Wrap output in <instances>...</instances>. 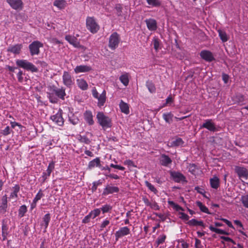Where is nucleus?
Segmentation results:
<instances>
[{
	"mask_svg": "<svg viewBox=\"0 0 248 248\" xmlns=\"http://www.w3.org/2000/svg\"><path fill=\"white\" fill-rule=\"evenodd\" d=\"M16 62L17 66L27 71H31L32 73L38 72V68L26 60L18 59L16 61Z\"/></svg>",
	"mask_w": 248,
	"mask_h": 248,
	"instance_id": "7ed1b4c3",
	"label": "nucleus"
},
{
	"mask_svg": "<svg viewBox=\"0 0 248 248\" xmlns=\"http://www.w3.org/2000/svg\"><path fill=\"white\" fill-rule=\"evenodd\" d=\"M44 196L42 191L40 189L37 194L36 195L35 198L33 200V202L32 203V206L33 204H34V206H36L37 202L40 200L43 196Z\"/></svg>",
	"mask_w": 248,
	"mask_h": 248,
	"instance_id": "473e14b6",
	"label": "nucleus"
},
{
	"mask_svg": "<svg viewBox=\"0 0 248 248\" xmlns=\"http://www.w3.org/2000/svg\"><path fill=\"white\" fill-rule=\"evenodd\" d=\"M196 205L199 207L201 211L202 212L209 214V210L200 201H197L196 202Z\"/></svg>",
	"mask_w": 248,
	"mask_h": 248,
	"instance_id": "e433bc0d",
	"label": "nucleus"
},
{
	"mask_svg": "<svg viewBox=\"0 0 248 248\" xmlns=\"http://www.w3.org/2000/svg\"><path fill=\"white\" fill-rule=\"evenodd\" d=\"M88 135H90L91 136L92 135L91 133H88L85 136H80V141L86 144H89L91 141L90 139L88 137Z\"/></svg>",
	"mask_w": 248,
	"mask_h": 248,
	"instance_id": "2f4dec72",
	"label": "nucleus"
},
{
	"mask_svg": "<svg viewBox=\"0 0 248 248\" xmlns=\"http://www.w3.org/2000/svg\"><path fill=\"white\" fill-rule=\"evenodd\" d=\"M220 238L225 241L230 242L233 244H236L235 242L232 239L229 237L221 236Z\"/></svg>",
	"mask_w": 248,
	"mask_h": 248,
	"instance_id": "680f3d73",
	"label": "nucleus"
},
{
	"mask_svg": "<svg viewBox=\"0 0 248 248\" xmlns=\"http://www.w3.org/2000/svg\"><path fill=\"white\" fill-rule=\"evenodd\" d=\"M120 42V37L119 34L117 32H114L110 35L109 38L108 47L111 50H115L118 47Z\"/></svg>",
	"mask_w": 248,
	"mask_h": 248,
	"instance_id": "423d86ee",
	"label": "nucleus"
},
{
	"mask_svg": "<svg viewBox=\"0 0 248 248\" xmlns=\"http://www.w3.org/2000/svg\"><path fill=\"white\" fill-rule=\"evenodd\" d=\"M146 85L149 90V91L151 93H155L156 88L155 87V85L151 81H147L146 82Z\"/></svg>",
	"mask_w": 248,
	"mask_h": 248,
	"instance_id": "37998d69",
	"label": "nucleus"
},
{
	"mask_svg": "<svg viewBox=\"0 0 248 248\" xmlns=\"http://www.w3.org/2000/svg\"><path fill=\"white\" fill-rule=\"evenodd\" d=\"M168 204L170 206H171L173 208V209H174L175 210H176V211H183L184 210V209L182 207H181L177 204L175 203L173 201H168Z\"/></svg>",
	"mask_w": 248,
	"mask_h": 248,
	"instance_id": "c9c22d12",
	"label": "nucleus"
},
{
	"mask_svg": "<svg viewBox=\"0 0 248 248\" xmlns=\"http://www.w3.org/2000/svg\"><path fill=\"white\" fill-rule=\"evenodd\" d=\"M146 186L150 189L152 192H154L155 194H156L157 193V189L155 188V187L150 183L148 181H145V182Z\"/></svg>",
	"mask_w": 248,
	"mask_h": 248,
	"instance_id": "8fccbe9b",
	"label": "nucleus"
},
{
	"mask_svg": "<svg viewBox=\"0 0 248 248\" xmlns=\"http://www.w3.org/2000/svg\"><path fill=\"white\" fill-rule=\"evenodd\" d=\"M220 220H222V221H223L224 223H225L228 225V226L230 228L233 229H234L232 222L231 221H230L229 220H228V219L223 218H220Z\"/></svg>",
	"mask_w": 248,
	"mask_h": 248,
	"instance_id": "bf43d9fd",
	"label": "nucleus"
},
{
	"mask_svg": "<svg viewBox=\"0 0 248 248\" xmlns=\"http://www.w3.org/2000/svg\"><path fill=\"white\" fill-rule=\"evenodd\" d=\"M130 233V229L127 227L120 228L115 233L116 240H118L124 236L128 235Z\"/></svg>",
	"mask_w": 248,
	"mask_h": 248,
	"instance_id": "9b49d317",
	"label": "nucleus"
},
{
	"mask_svg": "<svg viewBox=\"0 0 248 248\" xmlns=\"http://www.w3.org/2000/svg\"><path fill=\"white\" fill-rule=\"evenodd\" d=\"M22 47L23 46L21 44L11 45L8 47L7 51L15 55L19 54L21 52Z\"/></svg>",
	"mask_w": 248,
	"mask_h": 248,
	"instance_id": "f3484780",
	"label": "nucleus"
},
{
	"mask_svg": "<svg viewBox=\"0 0 248 248\" xmlns=\"http://www.w3.org/2000/svg\"><path fill=\"white\" fill-rule=\"evenodd\" d=\"M218 32L219 36L223 42H227L228 40L227 35L224 31L222 30H218Z\"/></svg>",
	"mask_w": 248,
	"mask_h": 248,
	"instance_id": "58836bf2",
	"label": "nucleus"
},
{
	"mask_svg": "<svg viewBox=\"0 0 248 248\" xmlns=\"http://www.w3.org/2000/svg\"><path fill=\"white\" fill-rule=\"evenodd\" d=\"M55 167V162L54 161H51L49 163L48 166L47 167V170H46V173H43V177L44 178V179H46L47 177H48L50 176L51 173L54 169Z\"/></svg>",
	"mask_w": 248,
	"mask_h": 248,
	"instance_id": "a878e982",
	"label": "nucleus"
},
{
	"mask_svg": "<svg viewBox=\"0 0 248 248\" xmlns=\"http://www.w3.org/2000/svg\"><path fill=\"white\" fill-rule=\"evenodd\" d=\"M235 171L240 178H243L247 179L248 177V171L247 169L244 167H237L235 168Z\"/></svg>",
	"mask_w": 248,
	"mask_h": 248,
	"instance_id": "6ab92c4d",
	"label": "nucleus"
},
{
	"mask_svg": "<svg viewBox=\"0 0 248 248\" xmlns=\"http://www.w3.org/2000/svg\"><path fill=\"white\" fill-rule=\"evenodd\" d=\"M86 27L92 33H96L100 28L99 25L93 17H87L86 19Z\"/></svg>",
	"mask_w": 248,
	"mask_h": 248,
	"instance_id": "20e7f679",
	"label": "nucleus"
},
{
	"mask_svg": "<svg viewBox=\"0 0 248 248\" xmlns=\"http://www.w3.org/2000/svg\"><path fill=\"white\" fill-rule=\"evenodd\" d=\"M147 2L152 7H158L161 5L159 0H146Z\"/></svg>",
	"mask_w": 248,
	"mask_h": 248,
	"instance_id": "a18cd8bd",
	"label": "nucleus"
},
{
	"mask_svg": "<svg viewBox=\"0 0 248 248\" xmlns=\"http://www.w3.org/2000/svg\"><path fill=\"white\" fill-rule=\"evenodd\" d=\"M63 84L68 88H71L74 84V79L70 74L67 71H64L62 75Z\"/></svg>",
	"mask_w": 248,
	"mask_h": 248,
	"instance_id": "6e6552de",
	"label": "nucleus"
},
{
	"mask_svg": "<svg viewBox=\"0 0 248 248\" xmlns=\"http://www.w3.org/2000/svg\"><path fill=\"white\" fill-rule=\"evenodd\" d=\"M65 40L68 41L70 44L72 45L75 47H80L82 49H85V47L81 46L79 43L77 39L74 36L67 35L65 37Z\"/></svg>",
	"mask_w": 248,
	"mask_h": 248,
	"instance_id": "f8f14e48",
	"label": "nucleus"
},
{
	"mask_svg": "<svg viewBox=\"0 0 248 248\" xmlns=\"http://www.w3.org/2000/svg\"><path fill=\"white\" fill-rule=\"evenodd\" d=\"M119 191V188L117 186L107 185L104 189L103 195L107 196L109 194L118 193Z\"/></svg>",
	"mask_w": 248,
	"mask_h": 248,
	"instance_id": "dca6fc26",
	"label": "nucleus"
},
{
	"mask_svg": "<svg viewBox=\"0 0 248 248\" xmlns=\"http://www.w3.org/2000/svg\"><path fill=\"white\" fill-rule=\"evenodd\" d=\"M202 127L205 128L211 131H215L216 130L215 124L212 122L211 119L205 120V122L203 124Z\"/></svg>",
	"mask_w": 248,
	"mask_h": 248,
	"instance_id": "412c9836",
	"label": "nucleus"
},
{
	"mask_svg": "<svg viewBox=\"0 0 248 248\" xmlns=\"http://www.w3.org/2000/svg\"><path fill=\"white\" fill-rule=\"evenodd\" d=\"M43 47V44L38 41L32 42L29 46L31 55L34 56L40 53V48Z\"/></svg>",
	"mask_w": 248,
	"mask_h": 248,
	"instance_id": "0eeeda50",
	"label": "nucleus"
},
{
	"mask_svg": "<svg viewBox=\"0 0 248 248\" xmlns=\"http://www.w3.org/2000/svg\"><path fill=\"white\" fill-rule=\"evenodd\" d=\"M100 160L99 157H96L95 159L89 162L88 166V168L90 170H91L95 167H100Z\"/></svg>",
	"mask_w": 248,
	"mask_h": 248,
	"instance_id": "bb28decb",
	"label": "nucleus"
},
{
	"mask_svg": "<svg viewBox=\"0 0 248 248\" xmlns=\"http://www.w3.org/2000/svg\"><path fill=\"white\" fill-rule=\"evenodd\" d=\"M179 215H180V218L182 220H188L189 219V216L187 214L183 212H180Z\"/></svg>",
	"mask_w": 248,
	"mask_h": 248,
	"instance_id": "052dcab7",
	"label": "nucleus"
},
{
	"mask_svg": "<svg viewBox=\"0 0 248 248\" xmlns=\"http://www.w3.org/2000/svg\"><path fill=\"white\" fill-rule=\"evenodd\" d=\"M210 185L212 188L217 189L219 185V179L217 176H214L210 180Z\"/></svg>",
	"mask_w": 248,
	"mask_h": 248,
	"instance_id": "cd10ccee",
	"label": "nucleus"
},
{
	"mask_svg": "<svg viewBox=\"0 0 248 248\" xmlns=\"http://www.w3.org/2000/svg\"><path fill=\"white\" fill-rule=\"evenodd\" d=\"M241 201L243 205L246 208H248V195H246L241 197Z\"/></svg>",
	"mask_w": 248,
	"mask_h": 248,
	"instance_id": "3c124183",
	"label": "nucleus"
},
{
	"mask_svg": "<svg viewBox=\"0 0 248 248\" xmlns=\"http://www.w3.org/2000/svg\"><path fill=\"white\" fill-rule=\"evenodd\" d=\"M166 238V236L165 234H162L159 236L156 241L157 247H158L159 245L165 242Z\"/></svg>",
	"mask_w": 248,
	"mask_h": 248,
	"instance_id": "09e8293b",
	"label": "nucleus"
},
{
	"mask_svg": "<svg viewBox=\"0 0 248 248\" xmlns=\"http://www.w3.org/2000/svg\"><path fill=\"white\" fill-rule=\"evenodd\" d=\"M173 114L170 113H164L163 114V118L166 123H170L172 121Z\"/></svg>",
	"mask_w": 248,
	"mask_h": 248,
	"instance_id": "a19ab883",
	"label": "nucleus"
},
{
	"mask_svg": "<svg viewBox=\"0 0 248 248\" xmlns=\"http://www.w3.org/2000/svg\"><path fill=\"white\" fill-rule=\"evenodd\" d=\"M8 228L7 225L4 223H2V236L3 237V240H5L6 239V237L7 235V231Z\"/></svg>",
	"mask_w": 248,
	"mask_h": 248,
	"instance_id": "79ce46f5",
	"label": "nucleus"
},
{
	"mask_svg": "<svg viewBox=\"0 0 248 248\" xmlns=\"http://www.w3.org/2000/svg\"><path fill=\"white\" fill-rule=\"evenodd\" d=\"M47 94L50 101L51 103H55L57 102V99L54 97V95L61 99H64L66 93L65 89L63 88H57L55 86H52L50 87Z\"/></svg>",
	"mask_w": 248,
	"mask_h": 248,
	"instance_id": "f257e3e1",
	"label": "nucleus"
},
{
	"mask_svg": "<svg viewBox=\"0 0 248 248\" xmlns=\"http://www.w3.org/2000/svg\"><path fill=\"white\" fill-rule=\"evenodd\" d=\"M98 123L103 129L110 128L111 126V120L106 116L103 112H98L96 115Z\"/></svg>",
	"mask_w": 248,
	"mask_h": 248,
	"instance_id": "f03ea898",
	"label": "nucleus"
},
{
	"mask_svg": "<svg viewBox=\"0 0 248 248\" xmlns=\"http://www.w3.org/2000/svg\"><path fill=\"white\" fill-rule=\"evenodd\" d=\"M170 175L173 180L176 182L180 183L186 181V177L182 173L179 172H171Z\"/></svg>",
	"mask_w": 248,
	"mask_h": 248,
	"instance_id": "2eb2a0df",
	"label": "nucleus"
},
{
	"mask_svg": "<svg viewBox=\"0 0 248 248\" xmlns=\"http://www.w3.org/2000/svg\"><path fill=\"white\" fill-rule=\"evenodd\" d=\"M92 94L94 98L98 100L97 106L101 108L103 106L106 101V92L105 90L101 94H99L96 89L93 88L92 90Z\"/></svg>",
	"mask_w": 248,
	"mask_h": 248,
	"instance_id": "39448f33",
	"label": "nucleus"
},
{
	"mask_svg": "<svg viewBox=\"0 0 248 248\" xmlns=\"http://www.w3.org/2000/svg\"><path fill=\"white\" fill-rule=\"evenodd\" d=\"M119 79L125 86H127L129 81V74L126 73L123 74L120 77Z\"/></svg>",
	"mask_w": 248,
	"mask_h": 248,
	"instance_id": "c756f323",
	"label": "nucleus"
},
{
	"mask_svg": "<svg viewBox=\"0 0 248 248\" xmlns=\"http://www.w3.org/2000/svg\"><path fill=\"white\" fill-rule=\"evenodd\" d=\"M12 131L10 127L7 126L3 130H0V134L3 136H6L10 134Z\"/></svg>",
	"mask_w": 248,
	"mask_h": 248,
	"instance_id": "49530a36",
	"label": "nucleus"
},
{
	"mask_svg": "<svg viewBox=\"0 0 248 248\" xmlns=\"http://www.w3.org/2000/svg\"><path fill=\"white\" fill-rule=\"evenodd\" d=\"M173 144L175 146L182 145L184 143V141L181 138H177L173 142Z\"/></svg>",
	"mask_w": 248,
	"mask_h": 248,
	"instance_id": "4d7b16f0",
	"label": "nucleus"
},
{
	"mask_svg": "<svg viewBox=\"0 0 248 248\" xmlns=\"http://www.w3.org/2000/svg\"><path fill=\"white\" fill-rule=\"evenodd\" d=\"M43 222H44V225L45 227V229H46L47 228V227L48 226L49 222L50 220V214L49 213H48V214H46V215H45L44 216V217H43Z\"/></svg>",
	"mask_w": 248,
	"mask_h": 248,
	"instance_id": "de8ad7c7",
	"label": "nucleus"
},
{
	"mask_svg": "<svg viewBox=\"0 0 248 248\" xmlns=\"http://www.w3.org/2000/svg\"><path fill=\"white\" fill-rule=\"evenodd\" d=\"M83 118L86 122L90 125L94 124V122L93 119L92 112L90 110H86L83 114Z\"/></svg>",
	"mask_w": 248,
	"mask_h": 248,
	"instance_id": "a211bd4d",
	"label": "nucleus"
},
{
	"mask_svg": "<svg viewBox=\"0 0 248 248\" xmlns=\"http://www.w3.org/2000/svg\"><path fill=\"white\" fill-rule=\"evenodd\" d=\"M173 102V99L172 97L170 95H169L166 100V103L168 105L171 104Z\"/></svg>",
	"mask_w": 248,
	"mask_h": 248,
	"instance_id": "774afa93",
	"label": "nucleus"
},
{
	"mask_svg": "<svg viewBox=\"0 0 248 248\" xmlns=\"http://www.w3.org/2000/svg\"><path fill=\"white\" fill-rule=\"evenodd\" d=\"M99 209H100V211H102L103 214H105L110 212L112 209V207L109 204H106L102 205Z\"/></svg>",
	"mask_w": 248,
	"mask_h": 248,
	"instance_id": "72a5a7b5",
	"label": "nucleus"
},
{
	"mask_svg": "<svg viewBox=\"0 0 248 248\" xmlns=\"http://www.w3.org/2000/svg\"><path fill=\"white\" fill-rule=\"evenodd\" d=\"M6 2L14 10H21L23 6L21 0H6Z\"/></svg>",
	"mask_w": 248,
	"mask_h": 248,
	"instance_id": "9d476101",
	"label": "nucleus"
},
{
	"mask_svg": "<svg viewBox=\"0 0 248 248\" xmlns=\"http://www.w3.org/2000/svg\"><path fill=\"white\" fill-rule=\"evenodd\" d=\"M149 206H150L152 209L155 210H158L159 209V206L158 205L157 203L155 202H151Z\"/></svg>",
	"mask_w": 248,
	"mask_h": 248,
	"instance_id": "6e6d98bb",
	"label": "nucleus"
},
{
	"mask_svg": "<svg viewBox=\"0 0 248 248\" xmlns=\"http://www.w3.org/2000/svg\"><path fill=\"white\" fill-rule=\"evenodd\" d=\"M245 97L241 94H238L235 96V101L237 103H241L244 101Z\"/></svg>",
	"mask_w": 248,
	"mask_h": 248,
	"instance_id": "603ef678",
	"label": "nucleus"
},
{
	"mask_svg": "<svg viewBox=\"0 0 248 248\" xmlns=\"http://www.w3.org/2000/svg\"><path fill=\"white\" fill-rule=\"evenodd\" d=\"M92 70V67L87 65H77L74 69V72L78 74L80 73H87Z\"/></svg>",
	"mask_w": 248,
	"mask_h": 248,
	"instance_id": "4468645a",
	"label": "nucleus"
},
{
	"mask_svg": "<svg viewBox=\"0 0 248 248\" xmlns=\"http://www.w3.org/2000/svg\"><path fill=\"white\" fill-rule=\"evenodd\" d=\"M51 119L58 125L62 126L64 123V120L62 117V110L60 109L56 114L51 116Z\"/></svg>",
	"mask_w": 248,
	"mask_h": 248,
	"instance_id": "1a4fd4ad",
	"label": "nucleus"
},
{
	"mask_svg": "<svg viewBox=\"0 0 248 248\" xmlns=\"http://www.w3.org/2000/svg\"><path fill=\"white\" fill-rule=\"evenodd\" d=\"M195 247L196 248H202V245L201 241L200 240L197 238L195 239Z\"/></svg>",
	"mask_w": 248,
	"mask_h": 248,
	"instance_id": "e2e57ef3",
	"label": "nucleus"
},
{
	"mask_svg": "<svg viewBox=\"0 0 248 248\" xmlns=\"http://www.w3.org/2000/svg\"><path fill=\"white\" fill-rule=\"evenodd\" d=\"M7 202V195H5L3 196L1 198V205H0V213L4 214L6 212V210L8 207Z\"/></svg>",
	"mask_w": 248,
	"mask_h": 248,
	"instance_id": "aec40b11",
	"label": "nucleus"
},
{
	"mask_svg": "<svg viewBox=\"0 0 248 248\" xmlns=\"http://www.w3.org/2000/svg\"><path fill=\"white\" fill-rule=\"evenodd\" d=\"M110 223V221L108 219L104 220L100 224V230L102 231L103 229L108 226Z\"/></svg>",
	"mask_w": 248,
	"mask_h": 248,
	"instance_id": "5fc2aeb1",
	"label": "nucleus"
},
{
	"mask_svg": "<svg viewBox=\"0 0 248 248\" xmlns=\"http://www.w3.org/2000/svg\"><path fill=\"white\" fill-rule=\"evenodd\" d=\"M209 229L212 232H216L217 233H218V234H228V233H227L224 230L220 229H218V228H215V227H213L212 225H210L209 226Z\"/></svg>",
	"mask_w": 248,
	"mask_h": 248,
	"instance_id": "4c0bfd02",
	"label": "nucleus"
},
{
	"mask_svg": "<svg viewBox=\"0 0 248 248\" xmlns=\"http://www.w3.org/2000/svg\"><path fill=\"white\" fill-rule=\"evenodd\" d=\"M77 84L79 89L83 91L87 90L88 84L86 81L83 78H78L76 80Z\"/></svg>",
	"mask_w": 248,
	"mask_h": 248,
	"instance_id": "4be33fe9",
	"label": "nucleus"
},
{
	"mask_svg": "<svg viewBox=\"0 0 248 248\" xmlns=\"http://www.w3.org/2000/svg\"><path fill=\"white\" fill-rule=\"evenodd\" d=\"M110 166L111 168L117 169H118V170H124L125 169L124 167L123 166H121L117 165H114L113 164H111L110 165Z\"/></svg>",
	"mask_w": 248,
	"mask_h": 248,
	"instance_id": "0e129e2a",
	"label": "nucleus"
},
{
	"mask_svg": "<svg viewBox=\"0 0 248 248\" xmlns=\"http://www.w3.org/2000/svg\"><path fill=\"white\" fill-rule=\"evenodd\" d=\"M100 209L99 208H96L91 211L89 214L92 218L94 219L96 217L98 216L100 214Z\"/></svg>",
	"mask_w": 248,
	"mask_h": 248,
	"instance_id": "c03bdc74",
	"label": "nucleus"
},
{
	"mask_svg": "<svg viewBox=\"0 0 248 248\" xmlns=\"http://www.w3.org/2000/svg\"><path fill=\"white\" fill-rule=\"evenodd\" d=\"M148 29L150 31H155L157 28L156 22L155 19H149L145 20Z\"/></svg>",
	"mask_w": 248,
	"mask_h": 248,
	"instance_id": "b1692460",
	"label": "nucleus"
},
{
	"mask_svg": "<svg viewBox=\"0 0 248 248\" xmlns=\"http://www.w3.org/2000/svg\"><path fill=\"white\" fill-rule=\"evenodd\" d=\"M27 207L25 205L21 206L18 210V217H22L25 216V213L27 212Z\"/></svg>",
	"mask_w": 248,
	"mask_h": 248,
	"instance_id": "ea45409f",
	"label": "nucleus"
},
{
	"mask_svg": "<svg viewBox=\"0 0 248 248\" xmlns=\"http://www.w3.org/2000/svg\"><path fill=\"white\" fill-rule=\"evenodd\" d=\"M187 224L191 226H200L204 227V223L202 221H198L195 219H192L188 221Z\"/></svg>",
	"mask_w": 248,
	"mask_h": 248,
	"instance_id": "7c9ffc66",
	"label": "nucleus"
},
{
	"mask_svg": "<svg viewBox=\"0 0 248 248\" xmlns=\"http://www.w3.org/2000/svg\"><path fill=\"white\" fill-rule=\"evenodd\" d=\"M200 56L202 59L208 62H211L215 59L213 53L209 50H202L200 52Z\"/></svg>",
	"mask_w": 248,
	"mask_h": 248,
	"instance_id": "ddd939ff",
	"label": "nucleus"
},
{
	"mask_svg": "<svg viewBox=\"0 0 248 248\" xmlns=\"http://www.w3.org/2000/svg\"><path fill=\"white\" fill-rule=\"evenodd\" d=\"M189 171L193 174H195L196 170L198 169L196 165L192 164L189 166Z\"/></svg>",
	"mask_w": 248,
	"mask_h": 248,
	"instance_id": "864d4df0",
	"label": "nucleus"
},
{
	"mask_svg": "<svg viewBox=\"0 0 248 248\" xmlns=\"http://www.w3.org/2000/svg\"><path fill=\"white\" fill-rule=\"evenodd\" d=\"M53 5L59 9H62L66 6V2L65 0H55Z\"/></svg>",
	"mask_w": 248,
	"mask_h": 248,
	"instance_id": "c85d7f7f",
	"label": "nucleus"
},
{
	"mask_svg": "<svg viewBox=\"0 0 248 248\" xmlns=\"http://www.w3.org/2000/svg\"><path fill=\"white\" fill-rule=\"evenodd\" d=\"M119 107L121 111L125 114H128L129 113V105L126 103H125L123 100H121L119 104Z\"/></svg>",
	"mask_w": 248,
	"mask_h": 248,
	"instance_id": "393cba45",
	"label": "nucleus"
},
{
	"mask_svg": "<svg viewBox=\"0 0 248 248\" xmlns=\"http://www.w3.org/2000/svg\"><path fill=\"white\" fill-rule=\"evenodd\" d=\"M195 189L199 193L203 195L204 197L205 195H204V194H205V191L202 188H200L199 187V186H196L195 187Z\"/></svg>",
	"mask_w": 248,
	"mask_h": 248,
	"instance_id": "338daca9",
	"label": "nucleus"
},
{
	"mask_svg": "<svg viewBox=\"0 0 248 248\" xmlns=\"http://www.w3.org/2000/svg\"><path fill=\"white\" fill-rule=\"evenodd\" d=\"M36 64H39L41 67L44 68H46L47 67V63L44 61H38L36 62Z\"/></svg>",
	"mask_w": 248,
	"mask_h": 248,
	"instance_id": "69168bd1",
	"label": "nucleus"
},
{
	"mask_svg": "<svg viewBox=\"0 0 248 248\" xmlns=\"http://www.w3.org/2000/svg\"><path fill=\"white\" fill-rule=\"evenodd\" d=\"M20 186L18 185H16L13 187V191L11 193L10 197L11 198H17V193L19 191Z\"/></svg>",
	"mask_w": 248,
	"mask_h": 248,
	"instance_id": "f704fd0d",
	"label": "nucleus"
},
{
	"mask_svg": "<svg viewBox=\"0 0 248 248\" xmlns=\"http://www.w3.org/2000/svg\"><path fill=\"white\" fill-rule=\"evenodd\" d=\"M23 72L21 70H19L18 73L17 74V77L18 79V81L19 82L22 83L23 81Z\"/></svg>",
	"mask_w": 248,
	"mask_h": 248,
	"instance_id": "13d9d810",
	"label": "nucleus"
},
{
	"mask_svg": "<svg viewBox=\"0 0 248 248\" xmlns=\"http://www.w3.org/2000/svg\"><path fill=\"white\" fill-rule=\"evenodd\" d=\"M172 162L171 159L167 155L163 154L161 155L160 163L163 166H167Z\"/></svg>",
	"mask_w": 248,
	"mask_h": 248,
	"instance_id": "5701e85b",
	"label": "nucleus"
}]
</instances>
